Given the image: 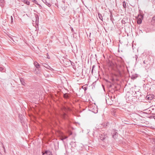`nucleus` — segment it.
<instances>
[{
	"mask_svg": "<svg viewBox=\"0 0 155 155\" xmlns=\"http://www.w3.org/2000/svg\"><path fill=\"white\" fill-rule=\"evenodd\" d=\"M110 20L113 22V21L112 20V17H113V15H112L111 14L110 15Z\"/></svg>",
	"mask_w": 155,
	"mask_h": 155,
	"instance_id": "obj_24",
	"label": "nucleus"
},
{
	"mask_svg": "<svg viewBox=\"0 0 155 155\" xmlns=\"http://www.w3.org/2000/svg\"><path fill=\"white\" fill-rule=\"evenodd\" d=\"M152 110H154V108H152Z\"/></svg>",
	"mask_w": 155,
	"mask_h": 155,
	"instance_id": "obj_41",
	"label": "nucleus"
},
{
	"mask_svg": "<svg viewBox=\"0 0 155 155\" xmlns=\"http://www.w3.org/2000/svg\"><path fill=\"white\" fill-rule=\"evenodd\" d=\"M34 3L38 5V3L37 1L36 0H34L32 1Z\"/></svg>",
	"mask_w": 155,
	"mask_h": 155,
	"instance_id": "obj_19",
	"label": "nucleus"
},
{
	"mask_svg": "<svg viewBox=\"0 0 155 155\" xmlns=\"http://www.w3.org/2000/svg\"><path fill=\"white\" fill-rule=\"evenodd\" d=\"M100 139L102 141H104L106 138V136L104 134H101L100 136Z\"/></svg>",
	"mask_w": 155,
	"mask_h": 155,
	"instance_id": "obj_4",
	"label": "nucleus"
},
{
	"mask_svg": "<svg viewBox=\"0 0 155 155\" xmlns=\"http://www.w3.org/2000/svg\"><path fill=\"white\" fill-rule=\"evenodd\" d=\"M11 23H12L13 21V18L12 16H11Z\"/></svg>",
	"mask_w": 155,
	"mask_h": 155,
	"instance_id": "obj_18",
	"label": "nucleus"
},
{
	"mask_svg": "<svg viewBox=\"0 0 155 155\" xmlns=\"http://www.w3.org/2000/svg\"><path fill=\"white\" fill-rule=\"evenodd\" d=\"M122 23L124 22V21H123V20L122 21Z\"/></svg>",
	"mask_w": 155,
	"mask_h": 155,
	"instance_id": "obj_42",
	"label": "nucleus"
},
{
	"mask_svg": "<svg viewBox=\"0 0 155 155\" xmlns=\"http://www.w3.org/2000/svg\"><path fill=\"white\" fill-rule=\"evenodd\" d=\"M37 5H38V7L40 9H42V7L40 5L38 4Z\"/></svg>",
	"mask_w": 155,
	"mask_h": 155,
	"instance_id": "obj_22",
	"label": "nucleus"
},
{
	"mask_svg": "<svg viewBox=\"0 0 155 155\" xmlns=\"http://www.w3.org/2000/svg\"><path fill=\"white\" fill-rule=\"evenodd\" d=\"M55 5H56L57 6V7H58V5H57V4H55Z\"/></svg>",
	"mask_w": 155,
	"mask_h": 155,
	"instance_id": "obj_38",
	"label": "nucleus"
},
{
	"mask_svg": "<svg viewBox=\"0 0 155 155\" xmlns=\"http://www.w3.org/2000/svg\"><path fill=\"white\" fill-rule=\"evenodd\" d=\"M1 3H3L4 2V0H0Z\"/></svg>",
	"mask_w": 155,
	"mask_h": 155,
	"instance_id": "obj_29",
	"label": "nucleus"
},
{
	"mask_svg": "<svg viewBox=\"0 0 155 155\" xmlns=\"http://www.w3.org/2000/svg\"><path fill=\"white\" fill-rule=\"evenodd\" d=\"M71 31L72 32H73V31H74L73 28H71Z\"/></svg>",
	"mask_w": 155,
	"mask_h": 155,
	"instance_id": "obj_32",
	"label": "nucleus"
},
{
	"mask_svg": "<svg viewBox=\"0 0 155 155\" xmlns=\"http://www.w3.org/2000/svg\"><path fill=\"white\" fill-rule=\"evenodd\" d=\"M20 81L21 82V84L22 85H25V82L24 81V79L23 78H20Z\"/></svg>",
	"mask_w": 155,
	"mask_h": 155,
	"instance_id": "obj_9",
	"label": "nucleus"
},
{
	"mask_svg": "<svg viewBox=\"0 0 155 155\" xmlns=\"http://www.w3.org/2000/svg\"><path fill=\"white\" fill-rule=\"evenodd\" d=\"M45 65H48L47 64H45Z\"/></svg>",
	"mask_w": 155,
	"mask_h": 155,
	"instance_id": "obj_44",
	"label": "nucleus"
},
{
	"mask_svg": "<svg viewBox=\"0 0 155 155\" xmlns=\"http://www.w3.org/2000/svg\"><path fill=\"white\" fill-rule=\"evenodd\" d=\"M34 64L37 68H39L40 66V64L37 62H34Z\"/></svg>",
	"mask_w": 155,
	"mask_h": 155,
	"instance_id": "obj_11",
	"label": "nucleus"
},
{
	"mask_svg": "<svg viewBox=\"0 0 155 155\" xmlns=\"http://www.w3.org/2000/svg\"><path fill=\"white\" fill-rule=\"evenodd\" d=\"M129 97H130L129 96V97H128V98L129 99L128 100H129V101L130 100V99H129Z\"/></svg>",
	"mask_w": 155,
	"mask_h": 155,
	"instance_id": "obj_40",
	"label": "nucleus"
},
{
	"mask_svg": "<svg viewBox=\"0 0 155 155\" xmlns=\"http://www.w3.org/2000/svg\"><path fill=\"white\" fill-rule=\"evenodd\" d=\"M42 1L49 7H50L51 6V4L50 3L47 2L46 0H42Z\"/></svg>",
	"mask_w": 155,
	"mask_h": 155,
	"instance_id": "obj_6",
	"label": "nucleus"
},
{
	"mask_svg": "<svg viewBox=\"0 0 155 155\" xmlns=\"http://www.w3.org/2000/svg\"><path fill=\"white\" fill-rule=\"evenodd\" d=\"M123 6L125 8H126V3L125 1H124L123 2Z\"/></svg>",
	"mask_w": 155,
	"mask_h": 155,
	"instance_id": "obj_16",
	"label": "nucleus"
},
{
	"mask_svg": "<svg viewBox=\"0 0 155 155\" xmlns=\"http://www.w3.org/2000/svg\"><path fill=\"white\" fill-rule=\"evenodd\" d=\"M42 155H53L52 152L49 150H45Z\"/></svg>",
	"mask_w": 155,
	"mask_h": 155,
	"instance_id": "obj_1",
	"label": "nucleus"
},
{
	"mask_svg": "<svg viewBox=\"0 0 155 155\" xmlns=\"http://www.w3.org/2000/svg\"><path fill=\"white\" fill-rule=\"evenodd\" d=\"M4 151L5 153V149H4Z\"/></svg>",
	"mask_w": 155,
	"mask_h": 155,
	"instance_id": "obj_35",
	"label": "nucleus"
},
{
	"mask_svg": "<svg viewBox=\"0 0 155 155\" xmlns=\"http://www.w3.org/2000/svg\"><path fill=\"white\" fill-rule=\"evenodd\" d=\"M152 21H154V22H155V15H154L152 19Z\"/></svg>",
	"mask_w": 155,
	"mask_h": 155,
	"instance_id": "obj_17",
	"label": "nucleus"
},
{
	"mask_svg": "<svg viewBox=\"0 0 155 155\" xmlns=\"http://www.w3.org/2000/svg\"><path fill=\"white\" fill-rule=\"evenodd\" d=\"M143 63L144 64H146V62H145V61H143Z\"/></svg>",
	"mask_w": 155,
	"mask_h": 155,
	"instance_id": "obj_34",
	"label": "nucleus"
},
{
	"mask_svg": "<svg viewBox=\"0 0 155 155\" xmlns=\"http://www.w3.org/2000/svg\"><path fill=\"white\" fill-rule=\"evenodd\" d=\"M154 96L152 95H149L146 96V98L149 101H151L153 99Z\"/></svg>",
	"mask_w": 155,
	"mask_h": 155,
	"instance_id": "obj_2",
	"label": "nucleus"
},
{
	"mask_svg": "<svg viewBox=\"0 0 155 155\" xmlns=\"http://www.w3.org/2000/svg\"><path fill=\"white\" fill-rule=\"evenodd\" d=\"M95 67V65H94L93 66H92V69L91 70V73H92L93 72V69H94V68Z\"/></svg>",
	"mask_w": 155,
	"mask_h": 155,
	"instance_id": "obj_21",
	"label": "nucleus"
},
{
	"mask_svg": "<svg viewBox=\"0 0 155 155\" xmlns=\"http://www.w3.org/2000/svg\"><path fill=\"white\" fill-rule=\"evenodd\" d=\"M118 136V133L117 132L115 131L113 133V137L114 139H116L117 138Z\"/></svg>",
	"mask_w": 155,
	"mask_h": 155,
	"instance_id": "obj_5",
	"label": "nucleus"
},
{
	"mask_svg": "<svg viewBox=\"0 0 155 155\" xmlns=\"http://www.w3.org/2000/svg\"><path fill=\"white\" fill-rule=\"evenodd\" d=\"M117 72L119 76L121 77L122 76V72L119 70H117Z\"/></svg>",
	"mask_w": 155,
	"mask_h": 155,
	"instance_id": "obj_7",
	"label": "nucleus"
},
{
	"mask_svg": "<svg viewBox=\"0 0 155 155\" xmlns=\"http://www.w3.org/2000/svg\"><path fill=\"white\" fill-rule=\"evenodd\" d=\"M0 155H3L1 153H0Z\"/></svg>",
	"mask_w": 155,
	"mask_h": 155,
	"instance_id": "obj_39",
	"label": "nucleus"
},
{
	"mask_svg": "<svg viewBox=\"0 0 155 155\" xmlns=\"http://www.w3.org/2000/svg\"><path fill=\"white\" fill-rule=\"evenodd\" d=\"M63 137V138H64V139H67V138H68V137L67 136H64Z\"/></svg>",
	"mask_w": 155,
	"mask_h": 155,
	"instance_id": "obj_27",
	"label": "nucleus"
},
{
	"mask_svg": "<svg viewBox=\"0 0 155 155\" xmlns=\"http://www.w3.org/2000/svg\"><path fill=\"white\" fill-rule=\"evenodd\" d=\"M4 68L2 67H0V71H3Z\"/></svg>",
	"mask_w": 155,
	"mask_h": 155,
	"instance_id": "obj_25",
	"label": "nucleus"
},
{
	"mask_svg": "<svg viewBox=\"0 0 155 155\" xmlns=\"http://www.w3.org/2000/svg\"><path fill=\"white\" fill-rule=\"evenodd\" d=\"M109 100V99H107V100L106 99V102H107V104H108L109 105H111V104L110 103H108V101H108Z\"/></svg>",
	"mask_w": 155,
	"mask_h": 155,
	"instance_id": "obj_28",
	"label": "nucleus"
},
{
	"mask_svg": "<svg viewBox=\"0 0 155 155\" xmlns=\"http://www.w3.org/2000/svg\"><path fill=\"white\" fill-rule=\"evenodd\" d=\"M84 90H85V91L87 90V89H86V87H85L84 88Z\"/></svg>",
	"mask_w": 155,
	"mask_h": 155,
	"instance_id": "obj_36",
	"label": "nucleus"
},
{
	"mask_svg": "<svg viewBox=\"0 0 155 155\" xmlns=\"http://www.w3.org/2000/svg\"><path fill=\"white\" fill-rule=\"evenodd\" d=\"M107 126V124H103V126L104 127H106Z\"/></svg>",
	"mask_w": 155,
	"mask_h": 155,
	"instance_id": "obj_23",
	"label": "nucleus"
},
{
	"mask_svg": "<svg viewBox=\"0 0 155 155\" xmlns=\"http://www.w3.org/2000/svg\"><path fill=\"white\" fill-rule=\"evenodd\" d=\"M61 117L64 119H65L67 118V115L65 113H64L61 115Z\"/></svg>",
	"mask_w": 155,
	"mask_h": 155,
	"instance_id": "obj_10",
	"label": "nucleus"
},
{
	"mask_svg": "<svg viewBox=\"0 0 155 155\" xmlns=\"http://www.w3.org/2000/svg\"><path fill=\"white\" fill-rule=\"evenodd\" d=\"M98 17L102 21H103V17L102 16V15L101 13L99 12L98 13Z\"/></svg>",
	"mask_w": 155,
	"mask_h": 155,
	"instance_id": "obj_13",
	"label": "nucleus"
},
{
	"mask_svg": "<svg viewBox=\"0 0 155 155\" xmlns=\"http://www.w3.org/2000/svg\"><path fill=\"white\" fill-rule=\"evenodd\" d=\"M47 58L48 59H49L50 58V57L48 55V53H47Z\"/></svg>",
	"mask_w": 155,
	"mask_h": 155,
	"instance_id": "obj_26",
	"label": "nucleus"
},
{
	"mask_svg": "<svg viewBox=\"0 0 155 155\" xmlns=\"http://www.w3.org/2000/svg\"><path fill=\"white\" fill-rule=\"evenodd\" d=\"M136 94L137 95H135L134 97H136L137 98L139 99V98H140L141 96V93L139 92L138 91L137 93L136 92Z\"/></svg>",
	"mask_w": 155,
	"mask_h": 155,
	"instance_id": "obj_3",
	"label": "nucleus"
},
{
	"mask_svg": "<svg viewBox=\"0 0 155 155\" xmlns=\"http://www.w3.org/2000/svg\"><path fill=\"white\" fill-rule=\"evenodd\" d=\"M8 36L11 40H12L14 42H15V37H14V39L13 38H12V37L10 35H8Z\"/></svg>",
	"mask_w": 155,
	"mask_h": 155,
	"instance_id": "obj_12",
	"label": "nucleus"
},
{
	"mask_svg": "<svg viewBox=\"0 0 155 155\" xmlns=\"http://www.w3.org/2000/svg\"><path fill=\"white\" fill-rule=\"evenodd\" d=\"M142 22V20L141 18H140L137 20V23L138 24H140Z\"/></svg>",
	"mask_w": 155,
	"mask_h": 155,
	"instance_id": "obj_15",
	"label": "nucleus"
},
{
	"mask_svg": "<svg viewBox=\"0 0 155 155\" xmlns=\"http://www.w3.org/2000/svg\"><path fill=\"white\" fill-rule=\"evenodd\" d=\"M153 141L155 142V138L153 139Z\"/></svg>",
	"mask_w": 155,
	"mask_h": 155,
	"instance_id": "obj_33",
	"label": "nucleus"
},
{
	"mask_svg": "<svg viewBox=\"0 0 155 155\" xmlns=\"http://www.w3.org/2000/svg\"><path fill=\"white\" fill-rule=\"evenodd\" d=\"M69 94L68 93H65L64 94L63 97L64 98L68 99L69 98Z\"/></svg>",
	"mask_w": 155,
	"mask_h": 155,
	"instance_id": "obj_8",
	"label": "nucleus"
},
{
	"mask_svg": "<svg viewBox=\"0 0 155 155\" xmlns=\"http://www.w3.org/2000/svg\"><path fill=\"white\" fill-rule=\"evenodd\" d=\"M122 23L124 22V21H123V20L122 21Z\"/></svg>",
	"mask_w": 155,
	"mask_h": 155,
	"instance_id": "obj_43",
	"label": "nucleus"
},
{
	"mask_svg": "<svg viewBox=\"0 0 155 155\" xmlns=\"http://www.w3.org/2000/svg\"><path fill=\"white\" fill-rule=\"evenodd\" d=\"M2 143V147H3V149H5V147H4V146L3 145V144Z\"/></svg>",
	"mask_w": 155,
	"mask_h": 155,
	"instance_id": "obj_30",
	"label": "nucleus"
},
{
	"mask_svg": "<svg viewBox=\"0 0 155 155\" xmlns=\"http://www.w3.org/2000/svg\"><path fill=\"white\" fill-rule=\"evenodd\" d=\"M72 134V132H71V133H70V135H71Z\"/></svg>",
	"mask_w": 155,
	"mask_h": 155,
	"instance_id": "obj_37",
	"label": "nucleus"
},
{
	"mask_svg": "<svg viewBox=\"0 0 155 155\" xmlns=\"http://www.w3.org/2000/svg\"><path fill=\"white\" fill-rule=\"evenodd\" d=\"M63 137H62L61 138V140H62V141H63V140H64V138H63Z\"/></svg>",
	"mask_w": 155,
	"mask_h": 155,
	"instance_id": "obj_31",
	"label": "nucleus"
},
{
	"mask_svg": "<svg viewBox=\"0 0 155 155\" xmlns=\"http://www.w3.org/2000/svg\"><path fill=\"white\" fill-rule=\"evenodd\" d=\"M23 2L27 5H30V2L28 1V0H24Z\"/></svg>",
	"mask_w": 155,
	"mask_h": 155,
	"instance_id": "obj_14",
	"label": "nucleus"
},
{
	"mask_svg": "<svg viewBox=\"0 0 155 155\" xmlns=\"http://www.w3.org/2000/svg\"><path fill=\"white\" fill-rule=\"evenodd\" d=\"M134 58H135L136 61H137V58H138L137 56V55H135V56L134 57Z\"/></svg>",
	"mask_w": 155,
	"mask_h": 155,
	"instance_id": "obj_20",
	"label": "nucleus"
}]
</instances>
